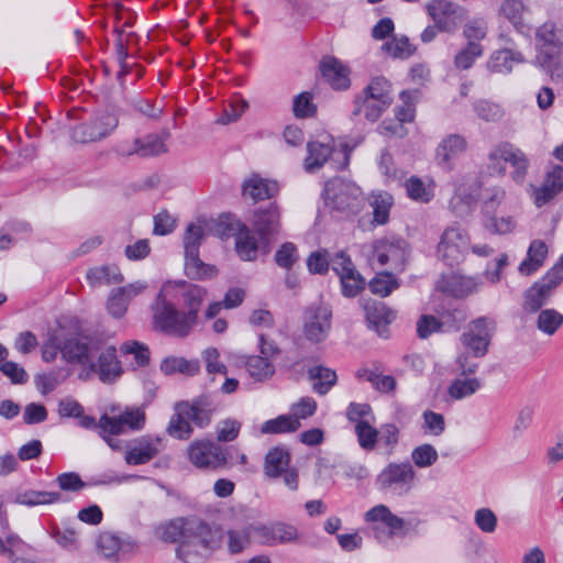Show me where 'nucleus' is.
<instances>
[{
    "mask_svg": "<svg viewBox=\"0 0 563 563\" xmlns=\"http://www.w3.org/2000/svg\"><path fill=\"white\" fill-rule=\"evenodd\" d=\"M509 164L510 178L517 185H522L527 178L530 161L526 153L510 142L494 145L487 155V169L497 176H505Z\"/></svg>",
    "mask_w": 563,
    "mask_h": 563,
    "instance_id": "obj_3",
    "label": "nucleus"
},
{
    "mask_svg": "<svg viewBox=\"0 0 563 563\" xmlns=\"http://www.w3.org/2000/svg\"><path fill=\"white\" fill-rule=\"evenodd\" d=\"M297 537V529L288 523H254L253 526V540L263 545L291 542L295 541Z\"/></svg>",
    "mask_w": 563,
    "mask_h": 563,
    "instance_id": "obj_19",
    "label": "nucleus"
},
{
    "mask_svg": "<svg viewBox=\"0 0 563 563\" xmlns=\"http://www.w3.org/2000/svg\"><path fill=\"white\" fill-rule=\"evenodd\" d=\"M323 200L333 211L356 213L363 205V192L351 181L335 177L324 185Z\"/></svg>",
    "mask_w": 563,
    "mask_h": 563,
    "instance_id": "obj_4",
    "label": "nucleus"
},
{
    "mask_svg": "<svg viewBox=\"0 0 563 563\" xmlns=\"http://www.w3.org/2000/svg\"><path fill=\"white\" fill-rule=\"evenodd\" d=\"M412 465L418 468H428L439 459L437 449L430 443H423L412 449L410 453Z\"/></svg>",
    "mask_w": 563,
    "mask_h": 563,
    "instance_id": "obj_47",
    "label": "nucleus"
},
{
    "mask_svg": "<svg viewBox=\"0 0 563 563\" xmlns=\"http://www.w3.org/2000/svg\"><path fill=\"white\" fill-rule=\"evenodd\" d=\"M409 256L408 243L402 239L380 240L373 246L371 255L372 264L389 266L396 272H401Z\"/></svg>",
    "mask_w": 563,
    "mask_h": 563,
    "instance_id": "obj_15",
    "label": "nucleus"
},
{
    "mask_svg": "<svg viewBox=\"0 0 563 563\" xmlns=\"http://www.w3.org/2000/svg\"><path fill=\"white\" fill-rule=\"evenodd\" d=\"M301 423H298L296 418L287 415H279L274 419H269L265 421L261 427V432L263 434H280V433H290L299 430L301 428Z\"/></svg>",
    "mask_w": 563,
    "mask_h": 563,
    "instance_id": "obj_41",
    "label": "nucleus"
},
{
    "mask_svg": "<svg viewBox=\"0 0 563 563\" xmlns=\"http://www.w3.org/2000/svg\"><path fill=\"white\" fill-rule=\"evenodd\" d=\"M467 142L460 134H450L445 136L437 147L438 164L444 168L451 169L453 162L466 151Z\"/></svg>",
    "mask_w": 563,
    "mask_h": 563,
    "instance_id": "obj_26",
    "label": "nucleus"
},
{
    "mask_svg": "<svg viewBox=\"0 0 563 563\" xmlns=\"http://www.w3.org/2000/svg\"><path fill=\"white\" fill-rule=\"evenodd\" d=\"M98 339L97 335L67 339L62 343L60 354L67 363L87 366Z\"/></svg>",
    "mask_w": 563,
    "mask_h": 563,
    "instance_id": "obj_23",
    "label": "nucleus"
},
{
    "mask_svg": "<svg viewBox=\"0 0 563 563\" xmlns=\"http://www.w3.org/2000/svg\"><path fill=\"white\" fill-rule=\"evenodd\" d=\"M279 191L276 181L263 178L258 174H252L242 184V195L254 202L275 197Z\"/></svg>",
    "mask_w": 563,
    "mask_h": 563,
    "instance_id": "obj_25",
    "label": "nucleus"
},
{
    "mask_svg": "<svg viewBox=\"0 0 563 563\" xmlns=\"http://www.w3.org/2000/svg\"><path fill=\"white\" fill-rule=\"evenodd\" d=\"M119 119L112 112L96 113L90 120L76 125L71 139L77 143L98 142L108 137L118 128Z\"/></svg>",
    "mask_w": 563,
    "mask_h": 563,
    "instance_id": "obj_10",
    "label": "nucleus"
},
{
    "mask_svg": "<svg viewBox=\"0 0 563 563\" xmlns=\"http://www.w3.org/2000/svg\"><path fill=\"white\" fill-rule=\"evenodd\" d=\"M205 238V229L200 224L191 223L184 234L185 255L199 252V246Z\"/></svg>",
    "mask_w": 563,
    "mask_h": 563,
    "instance_id": "obj_60",
    "label": "nucleus"
},
{
    "mask_svg": "<svg viewBox=\"0 0 563 563\" xmlns=\"http://www.w3.org/2000/svg\"><path fill=\"white\" fill-rule=\"evenodd\" d=\"M364 519L371 525L374 537L386 543L394 536H397L405 527V520L394 515L385 505H377L367 510Z\"/></svg>",
    "mask_w": 563,
    "mask_h": 563,
    "instance_id": "obj_13",
    "label": "nucleus"
},
{
    "mask_svg": "<svg viewBox=\"0 0 563 563\" xmlns=\"http://www.w3.org/2000/svg\"><path fill=\"white\" fill-rule=\"evenodd\" d=\"M553 294L550 287L539 279L523 292L522 309L528 313L538 312L550 301Z\"/></svg>",
    "mask_w": 563,
    "mask_h": 563,
    "instance_id": "obj_30",
    "label": "nucleus"
},
{
    "mask_svg": "<svg viewBox=\"0 0 563 563\" xmlns=\"http://www.w3.org/2000/svg\"><path fill=\"white\" fill-rule=\"evenodd\" d=\"M523 56L519 52L511 49H500L495 52L488 62V68L494 73L509 74L515 63H522Z\"/></svg>",
    "mask_w": 563,
    "mask_h": 563,
    "instance_id": "obj_38",
    "label": "nucleus"
},
{
    "mask_svg": "<svg viewBox=\"0 0 563 563\" xmlns=\"http://www.w3.org/2000/svg\"><path fill=\"white\" fill-rule=\"evenodd\" d=\"M482 285L479 277L452 274L448 282V290L456 298H463L478 291Z\"/></svg>",
    "mask_w": 563,
    "mask_h": 563,
    "instance_id": "obj_34",
    "label": "nucleus"
},
{
    "mask_svg": "<svg viewBox=\"0 0 563 563\" xmlns=\"http://www.w3.org/2000/svg\"><path fill=\"white\" fill-rule=\"evenodd\" d=\"M63 500L58 492H46L35 489H23L15 493L13 501L18 505L34 507L41 505L56 504Z\"/></svg>",
    "mask_w": 563,
    "mask_h": 563,
    "instance_id": "obj_31",
    "label": "nucleus"
},
{
    "mask_svg": "<svg viewBox=\"0 0 563 563\" xmlns=\"http://www.w3.org/2000/svg\"><path fill=\"white\" fill-rule=\"evenodd\" d=\"M416 471L408 462H390L377 475L375 484L379 492L405 496L413 488Z\"/></svg>",
    "mask_w": 563,
    "mask_h": 563,
    "instance_id": "obj_5",
    "label": "nucleus"
},
{
    "mask_svg": "<svg viewBox=\"0 0 563 563\" xmlns=\"http://www.w3.org/2000/svg\"><path fill=\"white\" fill-rule=\"evenodd\" d=\"M476 527L484 533H493L497 528V516L490 508H479L474 514Z\"/></svg>",
    "mask_w": 563,
    "mask_h": 563,
    "instance_id": "obj_64",
    "label": "nucleus"
},
{
    "mask_svg": "<svg viewBox=\"0 0 563 563\" xmlns=\"http://www.w3.org/2000/svg\"><path fill=\"white\" fill-rule=\"evenodd\" d=\"M357 144L344 139H334L328 132L319 131V168L328 165L332 170H342L350 164V156Z\"/></svg>",
    "mask_w": 563,
    "mask_h": 563,
    "instance_id": "obj_9",
    "label": "nucleus"
},
{
    "mask_svg": "<svg viewBox=\"0 0 563 563\" xmlns=\"http://www.w3.org/2000/svg\"><path fill=\"white\" fill-rule=\"evenodd\" d=\"M319 71L333 90L342 91L351 86L349 67L334 56H323L319 62Z\"/></svg>",
    "mask_w": 563,
    "mask_h": 563,
    "instance_id": "obj_20",
    "label": "nucleus"
},
{
    "mask_svg": "<svg viewBox=\"0 0 563 563\" xmlns=\"http://www.w3.org/2000/svg\"><path fill=\"white\" fill-rule=\"evenodd\" d=\"M470 236L459 224L444 229L437 246V256L449 266L464 261L470 249Z\"/></svg>",
    "mask_w": 563,
    "mask_h": 563,
    "instance_id": "obj_8",
    "label": "nucleus"
},
{
    "mask_svg": "<svg viewBox=\"0 0 563 563\" xmlns=\"http://www.w3.org/2000/svg\"><path fill=\"white\" fill-rule=\"evenodd\" d=\"M484 227L490 233L507 234L515 230L516 221L511 216L496 217L494 213L486 216Z\"/></svg>",
    "mask_w": 563,
    "mask_h": 563,
    "instance_id": "obj_61",
    "label": "nucleus"
},
{
    "mask_svg": "<svg viewBox=\"0 0 563 563\" xmlns=\"http://www.w3.org/2000/svg\"><path fill=\"white\" fill-rule=\"evenodd\" d=\"M163 439L146 435L137 439L125 452V462L129 465H142L150 462L163 450Z\"/></svg>",
    "mask_w": 563,
    "mask_h": 563,
    "instance_id": "obj_22",
    "label": "nucleus"
},
{
    "mask_svg": "<svg viewBox=\"0 0 563 563\" xmlns=\"http://www.w3.org/2000/svg\"><path fill=\"white\" fill-rule=\"evenodd\" d=\"M207 299L208 291L202 286L184 280L164 284L153 305L154 327L177 338L187 336L198 323Z\"/></svg>",
    "mask_w": 563,
    "mask_h": 563,
    "instance_id": "obj_1",
    "label": "nucleus"
},
{
    "mask_svg": "<svg viewBox=\"0 0 563 563\" xmlns=\"http://www.w3.org/2000/svg\"><path fill=\"white\" fill-rule=\"evenodd\" d=\"M354 429L360 446L363 450L372 451L378 441V430L368 421H358Z\"/></svg>",
    "mask_w": 563,
    "mask_h": 563,
    "instance_id": "obj_58",
    "label": "nucleus"
},
{
    "mask_svg": "<svg viewBox=\"0 0 563 563\" xmlns=\"http://www.w3.org/2000/svg\"><path fill=\"white\" fill-rule=\"evenodd\" d=\"M289 465V453L280 448H275L266 454L265 473L271 477L283 474Z\"/></svg>",
    "mask_w": 563,
    "mask_h": 563,
    "instance_id": "obj_45",
    "label": "nucleus"
},
{
    "mask_svg": "<svg viewBox=\"0 0 563 563\" xmlns=\"http://www.w3.org/2000/svg\"><path fill=\"white\" fill-rule=\"evenodd\" d=\"M499 11L519 33L526 34L530 31V26L523 21L526 5L521 0H504Z\"/></svg>",
    "mask_w": 563,
    "mask_h": 563,
    "instance_id": "obj_35",
    "label": "nucleus"
},
{
    "mask_svg": "<svg viewBox=\"0 0 563 563\" xmlns=\"http://www.w3.org/2000/svg\"><path fill=\"white\" fill-rule=\"evenodd\" d=\"M548 245L542 240H533L527 251L526 258L520 263L518 271L523 276H530L538 272L548 256Z\"/></svg>",
    "mask_w": 563,
    "mask_h": 563,
    "instance_id": "obj_28",
    "label": "nucleus"
},
{
    "mask_svg": "<svg viewBox=\"0 0 563 563\" xmlns=\"http://www.w3.org/2000/svg\"><path fill=\"white\" fill-rule=\"evenodd\" d=\"M426 9L440 32L454 33L466 18V10L449 0H431Z\"/></svg>",
    "mask_w": 563,
    "mask_h": 563,
    "instance_id": "obj_16",
    "label": "nucleus"
},
{
    "mask_svg": "<svg viewBox=\"0 0 563 563\" xmlns=\"http://www.w3.org/2000/svg\"><path fill=\"white\" fill-rule=\"evenodd\" d=\"M147 289V283L135 280L126 286L114 288L107 300V311L115 319H121L128 311L130 302Z\"/></svg>",
    "mask_w": 563,
    "mask_h": 563,
    "instance_id": "obj_17",
    "label": "nucleus"
},
{
    "mask_svg": "<svg viewBox=\"0 0 563 563\" xmlns=\"http://www.w3.org/2000/svg\"><path fill=\"white\" fill-rule=\"evenodd\" d=\"M188 520L187 518H175L161 523L155 529V534L159 540L168 543H180L177 548V556L183 561H187Z\"/></svg>",
    "mask_w": 563,
    "mask_h": 563,
    "instance_id": "obj_21",
    "label": "nucleus"
},
{
    "mask_svg": "<svg viewBox=\"0 0 563 563\" xmlns=\"http://www.w3.org/2000/svg\"><path fill=\"white\" fill-rule=\"evenodd\" d=\"M382 49L394 58H408L415 52L406 36H393L390 41L383 44Z\"/></svg>",
    "mask_w": 563,
    "mask_h": 563,
    "instance_id": "obj_53",
    "label": "nucleus"
},
{
    "mask_svg": "<svg viewBox=\"0 0 563 563\" xmlns=\"http://www.w3.org/2000/svg\"><path fill=\"white\" fill-rule=\"evenodd\" d=\"M483 55V46L476 42H468L454 58V65L459 69H470L476 58Z\"/></svg>",
    "mask_w": 563,
    "mask_h": 563,
    "instance_id": "obj_55",
    "label": "nucleus"
},
{
    "mask_svg": "<svg viewBox=\"0 0 563 563\" xmlns=\"http://www.w3.org/2000/svg\"><path fill=\"white\" fill-rule=\"evenodd\" d=\"M366 320L379 335L386 331V327L396 319V312L382 301H371L365 305Z\"/></svg>",
    "mask_w": 563,
    "mask_h": 563,
    "instance_id": "obj_29",
    "label": "nucleus"
},
{
    "mask_svg": "<svg viewBox=\"0 0 563 563\" xmlns=\"http://www.w3.org/2000/svg\"><path fill=\"white\" fill-rule=\"evenodd\" d=\"M206 371L209 375H227L228 367L221 361L220 352L217 347L209 346L201 353Z\"/></svg>",
    "mask_w": 563,
    "mask_h": 563,
    "instance_id": "obj_59",
    "label": "nucleus"
},
{
    "mask_svg": "<svg viewBox=\"0 0 563 563\" xmlns=\"http://www.w3.org/2000/svg\"><path fill=\"white\" fill-rule=\"evenodd\" d=\"M236 227L239 229L235 234L236 253L243 261H254L257 257L258 245L253 232L240 222Z\"/></svg>",
    "mask_w": 563,
    "mask_h": 563,
    "instance_id": "obj_32",
    "label": "nucleus"
},
{
    "mask_svg": "<svg viewBox=\"0 0 563 563\" xmlns=\"http://www.w3.org/2000/svg\"><path fill=\"white\" fill-rule=\"evenodd\" d=\"M97 547L99 552L110 560H119V552L123 547L121 540L111 532H103L99 536Z\"/></svg>",
    "mask_w": 563,
    "mask_h": 563,
    "instance_id": "obj_54",
    "label": "nucleus"
},
{
    "mask_svg": "<svg viewBox=\"0 0 563 563\" xmlns=\"http://www.w3.org/2000/svg\"><path fill=\"white\" fill-rule=\"evenodd\" d=\"M223 531L199 519L188 520L187 528V563L190 562V548H200L203 553H211L221 548Z\"/></svg>",
    "mask_w": 563,
    "mask_h": 563,
    "instance_id": "obj_11",
    "label": "nucleus"
},
{
    "mask_svg": "<svg viewBox=\"0 0 563 563\" xmlns=\"http://www.w3.org/2000/svg\"><path fill=\"white\" fill-rule=\"evenodd\" d=\"M363 96L374 98L378 101L386 100L393 102L390 82L384 77H375L364 89Z\"/></svg>",
    "mask_w": 563,
    "mask_h": 563,
    "instance_id": "obj_57",
    "label": "nucleus"
},
{
    "mask_svg": "<svg viewBox=\"0 0 563 563\" xmlns=\"http://www.w3.org/2000/svg\"><path fill=\"white\" fill-rule=\"evenodd\" d=\"M175 413L172 416L168 426L167 433L178 440H187L192 434V427L190 424V420L186 413H184V409L176 402L174 406Z\"/></svg>",
    "mask_w": 563,
    "mask_h": 563,
    "instance_id": "obj_37",
    "label": "nucleus"
},
{
    "mask_svg": "<svg viewBox=\"0 0 563 563\" xmlns=\"http://www.w3.org/2000/svg\"><path fill=\"white\" fill-rule=\"evenodd\" d=\"M145 423V415L139 408L126 409L119 416L102 415L99 419L100 437L113 450H120L122 441L111 438L126 432L128 430L137 431L143 428Z\"/></svg>",
    "mask_w": 563,
    "mask_h": 563,
    "instance_id": "obj_6",
    "label": "nucleus"
},
{
    "mask_svg": "<svg viewBox=\"0 0 563 563\" xmlns=\"http://www.w3.org/2000/svg\"><path fill=\"white\" fill-rule=\"evenodd\" d=\"M88 283L92 286H100L103 284H118L123 282V275L115 265H103L93 267L87 272Z\"/></svg>",
    "mask_w": 563,
    "mask_h": 563,
    "instance_id": "obj_39",
    "label": "nucleus"
},
{
    "mask_svg": "<svg viewBox=\"0 0 563 563\" xmlns=\"http://www.w3.org/2000/svg\"><path fill=\"white\" fill-rule=\"evenodd\" d=\"M184 413L187 415L189 420L198 428H206L210 424L214 407L212 401L206 397L200 396L192 401H178Z\"/></svg>",
    "mask_w": 563,
    "mask_h": 563,
    "instance_id": "obj_27",
    "label": "nucleus"
},
{
    "mask_svg": "<svg viewBox=\"0 0 563 563\" xmlns=\"http://www.w3.org/2000/svg\"><path fill=\"white\" fill-rule=\"evenodd\" d=\"M246 371L257 382H264L271 378L275 368L271 361L260 355L249 356L245 363Z\"/></svg>",
    "mask_w": 563,
    "mask_h": 563,
    "instance_id": "obj_44",
    "label": "nucleus"
},
{
    "mask_svg": "<svg viewBox=\"0 0 563 563\" xmlns=\"http://www.w3.org/2000/svg\"><path fill=\"white\" fill-rule=\"evenodd\" d=\"M87 368L96 374L101 383L112 384L123 374V367L118 358L117 349L99 336L92 345V356Z\"/></svg>",
    "mask_w": 563,
    "mask_h": 563,
    "instance_id": "obj_7",
    "label": "nucleus"
},
{
    "mask_svg": "<svg viewBox=\"0 0 563 563\" xmlns=\"http://www.w3.org/2000/svg\"><path fill=\"white\" fill-rule=\"evenodd\" d=\"M168 136V133H165V137L159 135H147L143 139L137 137V148L139 156L147 157L158 155L166 151V146L164 140Z\"/></svg>",
    "mask_w": 563,
    "mask_h": 563,
    "instance_id": "obj_56",
    "label": "nucleus"
},
{
    "mask_svg": "<svg viewBox=\"0 0 563 563\" xmlns=\"http://www.w3.org/2000/svg\"><path fill=\"white\" fill-rule=\"evenodd\" d=\"M187 455L197 468L216 471L225 467L228 457L224 450L217 443L208 440H198L189 444Z\"/></svg>",
    "mask_w": 563,
    "mask_h": 563,
    "instance_id": "obj_14",
    "label": "nucleus"
},
{
    "mask_svg": "<svg viewBox=\"0 0 563 563\" xmlns=\"http://www.w3.org/2000/svg\"><path fill=\"white\" fill-rule=\"evenodd\" d=\"M252 227L265 242L280 230V210L276 203H271L265 209L254 211Z\"/></svg>",
    "mask_w": 563,
    "mask_h": 563,
    "instance_id": "obj_24",
    "label": "nucleus"
},
{
    "mask_svg": "<svg viewBox=\"0 0 563 563\" xmlns=\"http://www.w3.org/2000/svg\"><path fill=\"white\" fill-rule=\"evenodd\" d=\"M254 523L227 530V547L230 554H239L249 548L253 539Z\"/></svg>",
    "mask_w": 563,
    "mask_h": 563,
    "instance_id": "obj_33",
    "label": "nucleus"
},
{
    "mask_svg": "<svg viewBox=\"0 0 563 563\" xmlns=\"http://www.w3.org/2000/svg\"><path fill=\"white\" fill-rule=\"evenodd\" d=\"M496 330V322L490 317H478L470 322L467 329L461 335L462 344L468 349L473 356L483 357Z\"/></svg>",
    "mask_w": 563,
    "mask_h": 563,
    "instance_id": "obj_12",
    "label": "nucleus"
},
{
    "mask_svg": "<svg viewBox=\"0 0 563 563\" xmlns=\"http://www.w3.org/2000/svg\"><path fill=\"white\" fill-rule=\"evenodd\" d=\"M391 102L386 100H376L374 98H368L366 96H357L354 101V110L353 114L357 115L360 113H364L365 118L372 122L376 121L383 113L385 109H387Z\"/></svg>",
    "mask_w": 563,
    "mask_h": 563,
    "instance_id": "obj_36",
    "label": "nucleus"
},
{
    "mask_svg": "<svg viewBox=\"0 0 563 563\" xmlns=\"http://www.w3.org/2000/svg\"><path fill=\"white\" fill-rule=\"evenodd\" d=\"M421 431L426 435L440 437L445 431V419L442 413L433 410H424L422 412Z\"/></svg>",
    "mask_w": 563,
    "mask_h": 563,
    "instance_id": "obj_51",
    "label": "nucleus"
},
{
    "mask_svg": "<svg viewBox=\"0 0 563 563\" xmlns=\"http://www.w3.org/2000/svg\"><path fill=\"white\" fill-rule=\"evenodd\" d=\"M161 371L166 375L181 373L188 376L197 375L200 371L198 361H188L184 357H166L161 364Z\"/></svg>",
    "mask_w": 563,
    "mask_h": 563,
    "instance_id": "obj_42",
    "label": "nucleus"
},
{
    "mask_svg": "<svg viewBox=\"0 0 563 563\" xmlns=\"http://www.w3.org/2000/svg\"><path fill=\"white\" fill-rule=\"evenodd\" d=\"M563 191V166L553 165L544 175L542 184L530 185V196L538 208L543 207Z\"/></svg>",
    "mask_w": 563,
    "mask_h": 563,
    "instance_id": "obj_18",
    "label": "nucleus"
},
{
    "mask_svg": "<svg viewBox=\"0 0 563 563\" xmlns=\"http://www.w3.org/2000/svg\"><path fill=\"white\" fill-rule=\"evenodd\" d=\"M398 287L399 283L397 278L391 273L387 272L377 273L368 283L369 290L380 297L389 296Z\"/></svg>",
    "mask_w": 563,
    "mask_h": 563,
    "instance_id": "obj_49",
    "label": "nucleus"
},
{
    "mask_svg": "<svg viewBox=\"0 0 563 563\" xmlns=\"http://www.w3.org/2000/svg\"><path fill=\"white\" fill-rule=\"evenodd\" d=\"M360 379L369 382L380 393L393 391L396 387V379L390 375H380L374 371L364 368L357 371Z\"/></svg>",
    "mask_w": 563,
    "mask_h": 563,
    "instance_id": "obj_50",
    "label": "nucleus"
},
{
    "mask_svg": "<svg viewBox=\"0 0 563 563\" xmlns=\"http://www.w3.org/2000/svg\"><path fill=\"white\" fill-rule=\"evenodd\" d=\"M473 108L477 117L487 122L498 121L504 115V111L498 104L487 100L476 101Z\"/></svg>",
    "mask_w": 563,
    "mask_h": 563,
    "instance_id": "obj_63",
    "label": "nucleus"
},
{
    "mask_svg": "<svg viewBox=\"0 0 563 563\" xmlns=\"http://www.w3.org/2000/svg\"><path fill=\"white\" fill-rule=\"evenodd\" d=\"M406 190L408 196L418 202L427 203L433 196V187L426 185L419 177L412 176L406 181Z\"/></svg>",
    "mask_w": 563,
    "mask_h": 563,
    "instance_id": "obj_52",
    "label": "nucleus"
},
{
    "mask_svg": "<svg viewBox=\"0 0 563 563\" xmlns=\"http://www.w3.org/2000/svg\"><path fill=\"white\" fill-rule=\"evenodd\" d=\"M482 387L478 378H456L448 387V394L455 400L474 395Z\"/></svg>",
    "mask_w": 563,
    "mask_h": 563,
    "instance_id": "obj_46",
    "label": "nucleus"
},
{
    "mask_svg": "<svg viewBox=\"0 0 563 563\" xmlns=\"http://www.w3.org/2000/svg\"><path fill=\"white\" fill-rule=\"evenodd\" d=\"M563 325V314L553 308H547L539 311L536 327L543 334L554 335Z\"/></svg>",
    "mask_w": 563,
    "mask_h": 563,
    "instance_id": "obj_43",
    "label": "nucleus"
},
{
    "mask_svg": "<svg viewBox=\"0 0 563 563\" xmlns=\"http://www.w3.org/2000/svg\"><path fill=\"white\" fill-rule=\"evenodd\" d=\"M506 190L500 186L489 187L484 190L483 208L485 214H492L506 200Z\"/></svg>",
    "mask_w": 563,
    "mask_h": 563,
    "instance_id": "obj_62",
    "label": "nucleus"
},
{
    "mask_svg": "<svg viewBox=\"0 0 563 563\" xmlns=\"http://www.w3.org/2000/svg\"><path fill=\"white\" fill-rule=\"evenodd\" d=\"M185 272L192 279H208L218 274V269L199 258V252L185 255Z\"/></svg>",
    "mask_w": 563,
    "mask_h": 563,
    "instance_id": "obj_40",
    "label": "nucleus"
},
{
    "mask_svg": "<svg viewBox=\"0 0 563 563\" xmlns=\"http://www.w3.org/2000/svg\"><path fill=\"white\" fill-rule=\"evenodd\" d=\"M369 205L373 208L374 223L379 225L387 223L393 197L387 192H379L372 196Z\"/></svg>",
    "mask_w": 563,
    "mask_h": 563,
    "instance_id": "obj_48",
    "label": "nucleus"
},
{
    "mask_svg": "<svg viewBox=\"0 0 563 563\" xmlns=\"http://www.w3.org/2000/svg\"><path fill=\"white\" fill-rule=\"evenodd\" d=\"M537 55L534 65L547 73L551 80H563V40L552 22H545L536 32Z\"/></svg>",
    "mask_w": 563,
    "mask_h": 563,
    "instance_id": "obj_2",
    "label": "nucleus"
}]
</instances>
